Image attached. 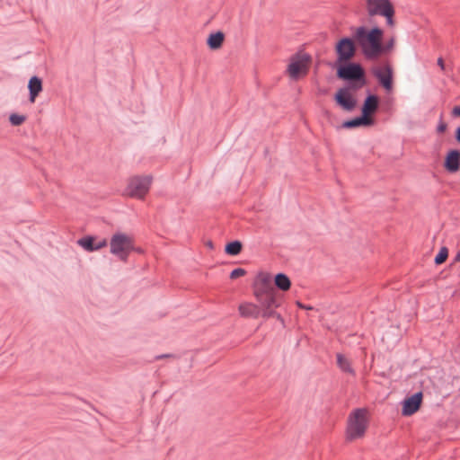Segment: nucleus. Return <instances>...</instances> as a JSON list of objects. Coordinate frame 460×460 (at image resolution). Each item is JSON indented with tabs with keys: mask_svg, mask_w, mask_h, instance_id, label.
Masks as SVG:
<instances>
[{
	"mask_svg": "<svg viewBox=\"0 0 460 460\" xmlns=\"http://www.w3.org/2000/svg\"><path fill=\"white\" fill-rule=\"evenodd\" d=\"M106 245H107L106 239H102V240L99 241L98 243L95 242V251H98V250L105 247Z\"/></svg>",
	"mask_w": 460,
	"mask_h": 460,
	"instance_id": "c756f323",
	"label": "nucleus"
},
{
	"mask_svg": "<svg viewBox=\"0 0 460 460\" xmlns=\"http://www.w3.org/2000/svg\"><path fill=\"white\" fill-rule=\"evenodd\" d=\"M255 299L262 313V318L270 319L276 318L281 324L284 325V318L277 311L283 303V296L277 292V290L253 293Z\"/></svg>",
	"mask_w": 460,
	"mask_h": 460,
	"instance_id": "7ed1b4c3",
	"label": "nucleus"
},
{
	"mask_svg": "<svg viewBox=\"0 0 460 460\" xmlns=\"http://www.w3.org/2000/svg\"><path fill=\"white\" fill-rule=\"evenodd\" d=\"M337 64V77L348 82L350 90L358 91L367 84L366 72L359 63L345 61Z\"/></svg>",
	"mask_w": 460,
	"mask_h": 460,
	"instance_id": "f03ea898",
	"label": "nucleus"
},
{
	"mask_svg": "<svg viewBox=\"0 0 460 460\" xmlns=\"http://www.w3.org/2000/svg\"><path fill=\"white\" fill-rule=\"evenodd\" d=\"M296 305H297V306H298V307L303 308V309H305V310H311V309H313V307H312V306H310V305H305L302 304V303H301V302H299V301H297V302H296Z\"/></svg>",
	"mask_w": 460,
	"mask_h": 460,
	"instance_id": "473e14b6",
	"label": "nucleus"
},
{
	"mask_svg": "<svg viewBox=\"0 0 460 460\" xmlns=\"http://www.w3.org/2000/svg\"><path fill=\"white\" fill-rule=\"evenodd\" d=\"M26 120V117L24 115H20L17 113H12L9 117V121L13 126H20Z\"/></svg>",
	"mask_w": 460,
	"mask_h": 460,
	"instance_id": "393cba45",
	"label": "nucleus"
},
{
	"mask_svg": "<svg viewBox=\"0 0 460 460\" xmlns=\"http://www.w3.org/2000/svg\"><path fill=\"white\" fill-rule=\"evenodd\" d=\"M246 274V270L243 268H236L233 270L230 273V279H234L241 276H244Z\"/></svg>",
	"mask_w": 460,
	"mask_h": 460,
	"instance_id": "bb28decb",
	"label": "nucleus"
},
{
	"mask_svg": "<svg viewBox=\"0 0 460 460\" xmlns=\"http://www.w3.org/2000/svg\"><path fill=\"white\" fill-rule=\"evenodd\" d=\"M447 125L446 122H444L442 120V117H441L440 120L438 122V125L437 127V131H438V133L442 134L447 130Z\"/></svg>",
	"mask_w": 460,
	"mask_h": 460,
	"instance_id": "cd10ccee",
	"label": "nucleus"
},
{
	"mask_svg": "<svg viewBox=\"0 0 460 460\" xmlns=\"http://www.w3.org/2000/svg\"><path fill=\"white\" fill-rule=\"evenodd\" d=\"M394 45V39H390L385 44L383 43V40H381V50H380V57L387 52H389L391 49H393Z\"/></svg>",
	"mask_w": 460,
	"mask_h": 460,
	"instance_id": "a878e982",
	"label": "nucleus"
},
{
	"mask_svg": "<svg viewBox=\"0 0 460 460\" xmlns=\"http://www.w3.org/2000/svg\"><path fill=\"white\" fill-rule=\"evenodd\" d=\"M176 356L173 355V354H160V355H157L155 357V360H160V359H164V358H175Z\"/></svg>",
	"mask_w": 460,
	"mask_h": 460,
	"instance_id": "c85d7f7f",
	"label": "nucleus"
},
{
	"mask_svg": "<svg viewBox=\"0 0 460 460\" xmlns=\"http://www.w3.org/2000/svg\"><path fill=\"white\" fill-rule=\"evenodd\" d=\"M152 180L150 175H137L130 178L125 189V194L131 198L143 199L149 191Z\"/></svg>",
	"mask_w": 460,
	"mask_h": 460,
	"instance_id": "0eeeda50",
	"label": "nucleus"
},
{
	"mask_svg": "<svg viewBox=\"0 0 460 460\" xmlns=\"http://www.w3.org/2000/svg\"><path fill=\"white\" fill-rule=\"evenodd\" d=\"M444 168L447 172L454 173L460 169V150L450 149L444 160Z\"/></svg>",
	"mask_w": 460,
	"mask_h": 460,
	"instance_id": "4468645a",
	"label": "nucleus"
},
{
	"mask_svg": "<svg viewBox=\"0 0 460 460\" xmlns=\"http://www.w3.org/2000/svg\"><path fill=\"white\" fill-rule=\"evenodd\" d=\"M274 284L281 291H288L291 287L290 279L285 273H278L274 278Z\"/></svg>",
	"mask_w": 460,
	"mask_h": 460,
	"instance_id": "aec40b11",
	"label": "nucleus"
},
{
	"mask_svg": "<svg viewBox=\"0 0 460 460\" xmlns=\"http://www.w3.org/2000/svg\"><path fill=\"white\" fill-rule=\"evenodd\" d=\"M452 114L455 117H460V105L455 106L452 110Z\"/></svg>",
	"mask_w": 460,
	"mask_h": 460,
	"instance_id": "7c9ffc66",
	"label": "nucleus"
},
{
	"mask_svg": "<svg viewBox=\"0 0 460 460\" xmlns=\"http://www.w3.org/2000/svg\"><path fill=\"white\" fill-rule=\"evenodd\" d=\"M111 253L120 261H127L129 252L134 249L133 239L126 234L115 233L110 241Z\"/></svg>",
	"mask_w": 460,
	"mask_h": 460,
	"instance_id": "423d86ee",
	"label": "nucleus"
},
{
	"mask_svg": "<svg viewBox=\"0 0 460 460\" xmlns=\"http://www.w3.org/2000/svg\"><path fill=\"white\" fill-rule=\"evenodd\" d=\"M379 102V97L367 91V95L366 96L361 107V115L367 118H372L371 116L378 110Z\"/></svg>",
	"mask_w": 460,
	"mask_h": 460,
	"instance_id": "ddd939ff",
	"label": "nucleus"
},
{
	"mask_svg": "<svg viewBox=\"0 0 460 460\" xmlns=\"http://www.w3.org/2000/svg\"><path fill=\"white\" fill-rule=\"evenodd\" d=\"M310 61L311 57L306 53H296L293 55L287 70L289 76L296 80L301 74L305 75L308 71V64Z\"/></svg>",
	"mask_w": 460,
	"mask_h": 460,
	"instance_id": "6e6552de",
	"label": "nucleus"
},
{
	"mask_svg": "<svg viewBox=\"0 0 460 460\" xmlns=\"http://www.w3.org/2000/svg\"><path fill=\"white\" fill-rule=\"evenodd\" d=\"M208 245L210 248H213V243H212L211 241H209V242L208 243Z\"/></svg>",
	"mask_w": 460,
	"mask_h": 460,
	"instance_id": "c9c22d12",
	"label": "nucleus"
},
{
	"mask_svg": "<svg viewBox=\"0 0 460 460\" xmlns=\"http://www.w3.org/2000/svg\"><path fill=\"white\" fill-rule=\"evenodd\" d=\"M29 89V100L31 102H34L37 96L42 91V80L37 75H33L30 78L28 83Z\"/></svg>",
	"mask_w": 460,
	"mask_h": 460,
	"instance_id": "a211bd4d",
	"label": "nucleus"
},
{
	"mask_svg": "<svg viewBox=\"0 0 460 460\" xmlns=\"http://www.w3.org/2000/svg\"><path fill=\"white\" fill-rule=\"evenodd\" d=\"M242 249L243 243L238 240H234L226 244L225 252L231 256H236L242 252Z\"/></svg>",
	"mask_w": 460,
	"mask_h": 460,
	"instance_id": "412c9836",
	"label": "nucleus"
},
{
	"mask_svg": "<svg viewBox=\"0 0 460 460\" xmlns=\"http://www.w3.org/2000/svg\"><path fill=\"white\" fill-rule=\"evenodd\" d=\"M355 42L354 37H343L336 43L337 63L349 61L355 56L357 50Z\"/></svg>",
	"mask_w": 460,
	"mask_h": 460,
	"instance_id": "1a4fd4ad",
	"label": "nucleus"
},
{
	"mask_svg": "<svg viewBox=\"0 0 460 460\" xmlns=\"http://www.w3.org/2000/svg\"><path fill=\"white\" fill-rule=\"evenodd\" d=\"M353 37L367 59L375 60L380 57L381 40L384 38V31L380 27L367 29L359 26L356 28Z\"/></svg>",
	"mask_w": 460,
	"mask_h": 460,
	"instance_id": "f257e3e1",
	"label": "nucleus"
},
{
	"mask_svg": "<svg viewBox=\"0 0 460 460\" xmlns=\"http://www.w3.org/2000/svg\"><path fill=\"white\" fill-rule=\"evenodd\" d=\"M238 310L241 316L245 318L257 319L262 317V313L258 304L244 302L239 305Z\"/></svg>",
	"mask_w": 460,
	"mask_h": 460,
	"instance_id": "dca6fc26",
	"label": "nucleus"
},
{
	"mask_svg": "<svg viewBox=\"0 0 460 460\" xmlns=\"http://www.w3.org/2000/svg\"><path fill=\"white\" fill-rule=\"evenodd\" d=\"M455 138L456 142L460 145V126L456 128L455 131Z\"/></svg>",
	"mask_w": 460,
	"mask_h": 460,
	"instance_id": "2f4dec72",
	"label": "nucleus"
},
{
	"mask_svg": "<svg viewBox=\"0 0 460 460\" xmlns=\"http://www.w3.org/2000/svg\"><path fill=\"white\" fill-rule=\"evenodd\" d=\"M374 124L375 119L373 118H367L361 115L343 121L342 128L350 129L358 127H369L373 126Z\"/></svg>",
	"mask_w": 460,
	"mask_h": 460,
	"instance_id": "f3484780",
	"label": "nucleus"
},
{
	"mask_svg": "<svg viewBox=\"0 0 460 460\" xmlns=\"http://www.w3.org/2000/svg\"><path fill=\"white\" fill-rule=\"evenodd\" d=\"M367 411L365 408L355 409L349 416L346 438L352 441L362 438L367 429Z\"/></svg>",
	"mask_w": 460,
	"mask_h": 460,
	"instance_id": "39448f33",
	"label": "nucleus"
},
{
	"mask_svg": "<svg viewBox=\"0 0 460 460\" xmlns=\"http://www.w3.org/2000/svg\"><path fill=\"white\" fill-rule=\"evenodd\" d=\"M455 261H460V251L456 253L455 259H454Z\"/></svg>",
	"mask_w": 460,
	"mask_h": 460,
	"instance_id": "f704fd0d",
	"label": "nucleus"
},
{
	"mask_svg": "<svg viewBox=\"0 0 460 460\" xmlns=\"http://www.w3.org/2000/svg\"><path fill=\"white\" fill-rule=\"evenodd\" d=\"M225 40V34L221 31L212 32L207 39V44L212 50L218 49L222 47Z\"/></svg>",
	"mask_w": 460,
	"mask_h": 460,
	"instance_id": "6ab92c4d",
	"label": "nucleus"
},
{
	"mask_svg": "<svg viewBox=\"0 0 460 460\" xmlns=\"http://www.w3.org/2000/svg\"><path fill=\"white\" fill-rule=\"evenodd\" d=\"M253 293L276 290L271 283V277L267 273H260L252 285Z\"/></svg>",
	"mask_w": 460,
	"mask_h": 460,
	"instance_id": "2eb2a0df",
	"label": "nucleus"
},
{
	"mask_svg": "<svg viewBox=\"0 0 460 460\" xmlns=\"http://www.w3.org/2000/svg\"><path fill=\"white\" fill-rule=\"evenodd\" d=\"M349 86L341 88L334 95V101L341 109L351 111L357 105L356 99L349 93Z\"/></svg>",
	"mask_w": 460,
	"mask_h": 460,
	"instance_id": "9b49d317",
	"label": "nucleus"
},
{
	"mask_svg": "<svg viewBox=\"0 0 460 460\" xmlns=\"http://www.w3.org/2000/svg\"><path fill=\"white\" fill-rule=\"evenodd\" d=\"M438 65L442 70H445V63L442 58H438Z\"/></svg>",
	"mask_w": 460,
	"mask_h": 460,
	"instance_id": "72a5a7b5",
	"label": "nucleus"
},
{
	"mask_svg": "<svg viewBox=\"0 0 460 460\" xmlns=\"http://www.w3.org/2000/svg\"><path fill=\"white\" fill-rule=\"evenodd\" d=\"M372 74L385 91L390 92L393 89L394 73L391 65L386 64L382 67H375Z\"/></svg>",
	"mask_w": 460,
	"mask_h": 460,
	"instance_id": "9d476101",
	"label": "nucleus"
},
{
	"mask_svg": "<svg viewBox=\"0 0 460 460\" xmlns=\"http://www.w3.org/2000/svg\"><path fill=\"white\" fill-rule=\"evenodd\" d=\"M423 394L421 392L405 398L402 402V414L403 416H411L419 411L422 402Z\"/></svg>",
	"mask_w": 460,
	"mask_h": 460,
	"instance_id": "f8f14e48",
	"label": "nucleus"
},
{
	"mask_svg": "<svg viewBox=\"0 0 460 460\" xmlns=\"http://www.w3.org/2000/svg\"><path fill=\"white\" fill-rule=\"evenodd\" d=\"M366 9L369 23H373V18L379 15L385 18L389 27L394 26L395 10L390 0H366Z\"/></svg>",
	"mask_w": 460,
	"mask_h": 460,
	"instance_id": "20e7f679",
	"label": "nucleus"
},
{
	"mask_svg": "<svg viewBox=\"0 0 460 460\" xmlns=\"http://www.w3.org/2000/svg\"><path fill=\"white\" fill-rule=\"evenodd\" d=\"M448 257V250L447 247H441L438 253L435 257V263L440 265L447 261Z\"/></svg>",
	"mask_w": 460,
	"mask_h": 460,
	"instance_id": "b1692460",
	"label": "nucleus"
},
{
	"mask_svg": "<svg viewBox=\"0 0 460 460\" xmlns=\"http://www.w3.org/2000/svg\"><path fill=\"white\" fill-rule=\"evenodd\" d=\"M95 240L96 238L92 235H86L80 238L77 241L78 245L84 248L87 252H94L95 251Z\"/></svg>",
	"mask_w": 460,
	"mask_h": 460,
	"instance_id": "4be33fe9",
	"label": "nucleus"
},
{
	"mask_svg": "<svg viewBox=\"0 0 460 460\" xmlns=\"http://www.w3.org/2000/svg\"><path fill=\"white\" fill-rule=\"evenodd\" d=\"M337 365L341 371L350 375H355V371L352 368L349 360L342 354H337Z\"/></svg>",
	"mask_w": 460,
	"mask_h": 460,
	"instance_id": "5701e85b",
	"label": "nucleus"
}]
</instances>
